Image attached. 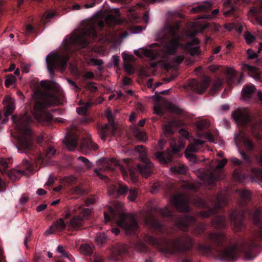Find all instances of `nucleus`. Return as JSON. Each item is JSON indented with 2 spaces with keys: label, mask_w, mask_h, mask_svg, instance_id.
<instances>
[{
  "label": "nucleus",
  "mask_w": 262,
  "mask_h": 262,
  "mask_svg": "<svg viewBox=\"0 0 262 262\" xmlns=\"http://www.w3.org/2000/svg\"><path fill=\"white\" fill-rule=\"evenodd\" d=\"M85 86V88L89 90L92 93H94L98 90V88L96 86V83L94 82H89L86 83Z\"/></svg>",
  "instance_id": "43"
},
{
  "label": "nucleus",
  "mask_w": 262,
  "mask_h": 262,
  "mask_svg": "<svg viewBox=\"0 0 262 262\" xmlns=\"http://www.w3.org/2000/svg\"><path fill=\"white\" fill-rule=\"evenodd\" d=\"M78 160L83 162L87 169H90L93 166V164L86 158L80 156L78 158Z\"/></svg>",
  "instance_id": "44"
},
{
  "label": "nucleus",
  "mask_w": 262,
  "mask_h": 262,
  "mask_svg": "<svg viewBox=\"0 0 262 262\" xmlns=\"http://www.w3.org/2000/svg\"><path fill=\"white\" fill-rule=\"evenodd\" d=\"M205 137L210 142H213L214 140V137L212 134L210 132H207L205 134Z\"/></svg>",
  "instance_id": "61"
},
{
  "label": "nucleus",
  "mask_w": 262,
  "mask_h": 262,
  "mask_svg": "<svg viewBox=\"0 0 262 262\" xmlns=\"http://www.w3.org/2000/svg\"><path fill=\"white\" fill-rule=\"evenodd\" d=\"M57 251L60 253L61 255L64 257L68 258L70 261H73L74 257L61 245H59L57 248Z\"/></svg>",
  "instance_id": "31"
},
{
  "label": "nucleus",
  "mask_w": 262,
  "mask_h": 262,
  "mask_svg": "<svg viewBox=\"0 0 262 262\" xmlns=\"http://www.w3.org/2000/svg\"><path fill=\"white\" fill-rule=\"evenodd\" d=\"M91 213V210L90 209L76 206L72 209H67L64 218L67 220L72 217L68 227L72 230H78L83 228L85 221L88 219Z\"/></svg>",
  "instance_id": "9"
},
{
  "label": "nucleus",
  "mask_w": 262,
  "mask_h": 262,
  "mask_svg": "<svg viewBox=\"0 0 262 262\" xmlns=\"http://www.w3.org/2000/svg\"><path fill=\"white\" fill-rule=\"evenodd\" d=\"M106 117L109 121V123L98 126V133L101 138L104 141L105 140L107 137L114 136L117 130L111 112L107 113Z\"/></svg>",
  "instance_id": "15"
},
{
  "label": "nucleus",
  "mask_w": 262,
  "mask_h": 262,
  "mask_svg": "<svg viewBox=\"0 0 262 262\" xmlns=\"http://www.w3.org/2000/svg\"><path fill=\"white\" fill-rule=\"evenodd\" d=\"M138 190L136 188H132L129 189L128 199L130 201H134L138 195Z\"/></svg>",
  "instance_id": "39"
},
{
  "label": "nucleus",
  "mask_w": 262,
  "mask_h": 262,
  "mask_svg": "<svg viewBox=\"0 0 262 262\" xmlns=\"http://www.w3.org/2000/svg\"><path fill=\"white\" fill-rule=\"evenodd\" d=\"M80 150L84 155H89L92 151L96 150L98 149V145L92 142L91 139H88L83 140L80 143Z\"/></svg>",
  "instance_id": "23"
},
{
  "label": "nucleus",
  "mask_w": 262,
  "mask_h": 262,
  "mask_svg": "<svg viewBox=\"0 0 262 262\" xmlns=\"http://www.w3.org/2000/svg\"><path fill=\"white\" fill-rule=\"evenodd\" d=\"M128 249V246L126 244L116 243L112 247V254L115 258L118 256H122L127 253Z\"/></svg>",
  "instance_id": "25"
},
{
  "label": "nucleus",
  "mask_w": 262,
  "mask_h": 262,
  "mask_svg": "<svg viewBox=\"0 0 262 262\" xmlns=\"http://www.w3.org/2000/svg\"><path fill=\"white\" fill-rule=\"evenodd\" d=\"M13 111V108L12 106L10 105L7 107L6 110L5 111V112L4 114V116H5L6 117H9L10 115H11L12 114Z\"/></svg>",
  "instance_id": "56"
},
{
  "label": "nucleus",
  "mask_w": 262,
  "mask_h": 262,
  "mask_svg": "<svg viewBox=\"0 0 262 262\" xmlns=\"http://www.w3.org/2000/svg\"><path fill=\"white\" fill-rule=\"evenodd\" d=\"M29 200L28 197L26 196L24 194L22 195L19 200V203L21 205H24Z\"/></svg>",
  "instance_id": "64"
},
{
  "label": "nucleus",
  "mask_w": 262,
  "mask_h": 262,
  "mask_svg": "<svg viewBox=\"0 0 262 262\" xmlns=\"http://www.w3.org/2000/svg\"><path fill=\"white\" fill-rule=\"evenodd\" d=\"M31 120V119L26 115L19 117L16 115L12 116L13 123L15 124L18 132L21 134L17 139L16 146L19 151L25 152L30 157L31 161L42 162V156L39 151L36 149L33 142L34 136L29 126Z\"/></svg>",
  "instance_id": "5"
},
{
  "label": "nucleus",
  "mask_w": 262,
  "mask_h": 262,
  "mask_svg": "<svg viewBox=\"0 0 262 262\" xmlns=\"http://www.w3.org/2000/svg\"><path fill=\"white\" fill-rule=\"evenodd\" d=\"M110 214L104 213V219L106 222L113 221L116 222L117 225L124 230L127 234L135 233L139 228L136 219L133 214H126L119 213L117 217L115 210L111 208L110 210Z\"/></svg>",
  "instance_id": "8"
},
{
  "label": "nucleus",
  "mask_w": 262,
  "mask_h": 262,
  "mask_svg": "<svg viewBox=\"0 0 262 262\" xmlns=\"http://www.w3.org/2000/svg\"><path fill=\"white\" fill-rule=\"evenodd\" d=\"M91 260L92 262H104V259L101 256L96 254L92 256Z\"/></svg>",
  "instance_id": "49"
},
{
  "label": "nucleus",
  "mask_w": 262,
  "mask_h": 262,
  "mask_svg": "<svg viewBox=\"0 0 262 262\" xmlns=\"http://www.w3.org/2000/svg\"><path fill=\"white\" fill-rule=\"evenodd\" d=\"M246 68L250 76L257 77L258 76L257 70L256 68L249 65H246Z\"/></svg>",
  "instance_id": "42"
},
{
  "label": "nucleus",
  "mask_w": 262,
  "mask_h": 262,
  "mask_svg": "<svg viewBox=\"0 0 262 262\" xmlns=\"http://www.w3.org/2000/svg\"><path fill=\"white\" fill-rule=\"evenodd\" d=\"M211 81L210 77L204 76L201 81L191 79L188 82V86L193 92L201 94L208 88Z\"/></svg>",
  "instance_id": "19"
},
{
  "label": "nucleus",
  "mask_w": 262,
  "mask_h": 262,
  "mask_svg": "<svg viewBox=\"0 0 262 262\" xmlns=\"http://www.w3.org/2000/svg\"><path fill=\"white\" fill-rule=\"evenodd\" d=\"M77 112L79 115H84L87 112V108L85 107H79L77 109Z\"/></svg>",
  "instance_id": "63"
},
{
  "label": "nucleus",
  "mask_w": 262,
  "mask_h": 262,
  "mask_svg": "<svg viewBox=\"0 0 262 262\" xmlns=\"http://www.w3.org/2000/svg\"><path fill=\"white\" fill-rule=\"evenodd\" d=\"M91 61L95 66H101L103 64V61L101 59H91Z\"/></svg>",
  "instance_id": "58"
},
{
  "label": "nucleus",
  "mask_w": 262,
  "mask_h": 262,
  "mask_svg": "<svg viewBox=\"0 0 262 262\" xmlns=\"http://www.w3.org/2000/svg\"><path fill=\"white\" fill-rule=\"evenodd\" d=\"M164 136L169 138L170 141V146L171 147V151H158L155 154V156L157 159L163 163H168L172 162L173 157L172 154H177L180 151V149L176 145L174 139L171 137L174 133V128L173 123L169 121L164 124L162 127Z\"/></svg>",
  "instance_id": "10"
},
{
  "label": "nucleus",
  "mask_w": 262,
  "mask_h": 262,
  "mask_svg": "<svg viewBox=\"0 0 262 262\" xmlns=\"http://www.w3.org/2000/svg\"><path fill=\"white\" fill-rule=\"evenodd\" d=\"M69 60V56L67 55H60L54 52L48 54L46 57V61L50 75L54 76L56 70H66Z\"/></svg>",
  "instance_id": "12"
},
{
  "label": "nucleus",
  "mask_w": 262,
  "mask_h": 262,
  "mask_svg": "<svg viewBox=\"0 0 262 262\" xmlns=\"http://www.w3.org/2000/svg\"><path fill=\"white\" fill-rule=\"evenodd\" d=\"M68 82L72 86H73L72 89L75 92H79L80 91V88L78 86L75 82L70 79H68Z\"/></svg>",
  "instance_id": "52"
},
{
  "label": "nucleus",
  "mask_w": 262,
  "mask_h": 262,
  "mask_svg": "<svg viewBox=\"0 0 262 262\" xmlns=\"http://www.w3.org/2000/svg\"><path fill=\"white\" fill-rule=\"evenodd\" d=\"M9 161V159L0 158V171L2 173L6 172V169L8 167Z\"/></svg>",
  "instance_id": "36"
},
{
  "label": "nucleus",
  "mask_w": 262,
  "mask_h": 262,
  "mask_svg": "<svg viewBox=\"0 0 262 262\" xmlns=\"http://www.w3.org/2000/svg\"><path fill=\"white\" fill-rule=\"evenodd\" d=\"M186 151L190 152H196L199 148L194 144L188 145L186 148Z\"/></svg>",
  "instance_id": "54"
},
{
  "label": "nucleus",
  "mask_w": 262,
  "mask_h": 262,
  "mask_svg": "<svg viewBox=\"0 0 262 262\" xmlns=\"http://www.w3.org/2000/svg\"><path fill=\"white\" fill-rule=\"evenodd\" d=\"M212 5L209 2H204L198 6L193 7L191 10L192 13H196L199 12H208L211 9Z\"/></svg>",
  "instance_id": "28"
},
{
  "label": "nucleus",
  "mask_w": 262,
  "mask_h": 262,
  "mask_svg": "<svg viewBox=\"0 0 262 262\" xmlns=\"http://www.w3.org/2000/svg\"><path fill=\"white\" fill-rule=\"evenodd\" d=\"M102 171V168H96L94 170V173L98 177H99L101 179H105L107 178V177L104 175H102L101 173V172Z\"/></svg>",
  "instance_id": "55"
},
{
  "label": "nucleus",
  "mask_w": 262,
  "mask_h": 262,
  "mask_svg": "<svg viewBox=\"0 0 262 262\" xmlns=\"http://www.w3.org/2000/svg\"><path fill=\"white\" fill-rule=\"evenodd\" d=\"M22 167L12 169L7 172V176L13 181L19 180L23 175H26L32 170L31 164L29 160H23Z\"/></svg>",
  "instance_id": "18"
},
{
  "label": "nucleus",
  "mask_w": 262,
  "mask_h": 262,
  "mask_svg": "<svg viewBox=\"0 0 262 262\" xmlns=\"http://www.w3.org/2000/svg\"><path fill=\"white\" fill-rule=\"evenodd\" d=\"M252 0H227L223 4L222 12L230 23H227L225 27L229 31L235 30L238 34L243 31L244 24L242 21L241 15L243 4H248Z\"/></svg>",
  "instance_id": "6"
},
{
  "label": "nucleus",
  "mask_w": 262,
  "mask_h": 262,
  "mask_svg": "<svg viewBox=\"0 0 262 262\" xmlns=\"http://www.w3.org/2000/svg\"><path fill=\"white\" fill-rule=\"evenodd\" d=\"M78 137L74 133H68L65 137L64 143L70 150H74L78 145Z\"/></svg>",
  "instance_id": "24"
},
{
  "label": "nucleus",
  "mask_w": 262,
  "mask_h": 262,
  "mask_svg": "<svg viewBox=\"0 0 262 262\" xmlns=\"http://www.w3.org/2000/svg\"><path fill=\"white\" fill-rule=\"evenodd\" d=\"M135 149L139 153L140 160L137 165V169L143 177L147 178L153 173L154 164L147 157V151L143 145H137Z\"/></svg>",
  "instance_id": "11"
},
{
  "label": "nucleus",
  "mask_w": 262,
  "mask_h": 262,
  "mask_svg": "<svg viewBox=\"0 0 262 262\" xmlns=\"http://www.w3.org/2000/svg\"><path fill=\"white\" fill-rule=\"evenodd\" d=\"M16 78L15 77L12 75H8L6 79L5 80V85L7 87H9L10 86L13 85L15 81Z\"/></svg>",
  "instance_id": "45"
},
{
  "label": "nucleus",
  "mask_w": 262,
  "mask_h": 262,
  "mask_svg": "<svg viewBox=\"0 0 262 262\" xmlns=\"http://www.w3.org/2000/svg\"><path fill=\"white\" fill-rule=\"evenodd\" d=\"M58 102V98L56 95L50 92L46 93L44 96L43 101H37L34 105L32 113L34 118L39 121H52L53 116L46 111V108L57 104Z\"/></svg>",
  "instance_id": "7"
},
{
  "label": "nucleus",
  "mask_w": 262,
  "mask_h": 262,
  "mask_svg": "<svg viewBox=\"0 0 262 262\" xmlns=\"http://www.w3.org/2000/svg\"><path fill=\"white\" fill-rule=\"evenodd\" d=\"M118 166L124 176H129L130 179L134 182L138 180V177L135 171V169L130 166L128 163H126V167L124 166L118 165L117 161L114 159L110 160V162L105 165V170L113 171L115 169V167Z\"/></svg>",
  "instance_id": "16"
},
{
  "label": "nucleus",
  "mask_w": 262,
  "mask_h": 262,
  "mask_svg": "<svg viewBox=\"0 0 262 262\" xmlns=\"http://www.w3.org/2000/svg\"><path fill=\"white\" fill-rule=\"evenodd\" d=\"M64 218H60L54 221L49 228L46 231V235L52 234L56 232H62L67 227V224L64 221Z\"/></svg>",
  "instance_id": "21"
},
{
  "label": "nucleus",
  "mask_w": 262,
  "mask_h": 262,
  "mask_svg": "<svg viewBox=\"0 0 262 262\" xmlns=\"http://www.w3.org/2000/svg\"><path fill=\"white\" fill-rule=\"evenodd\" d=\"M242 78V76L241 75L238 78L236 73L233 70H229L227 72L226 78L228 84L238 83Z\"/></svg>",
  "instance_id": "29"
},
{
  "label": "nucleus",
  "mask_w": 262,
  "mask_h": 262,
  "mask_svg": "<svg viewBox=\"0 0 262 262\" xmlns=\"http://www.w3.org/2000/svg\"><path fill=\"white\" fill-rule=\"evenodd\" d=\"M227 162V160L226 159H224L221 161H220L219 164L217 165V168L218 169L223 168Z\"/></svg>",
  "instance_id": "60"
},
{
  "label": "nucleus",
  "mask_w": 262,
  "mask_h": 262,
  "mask_svg": "<svg viewBox=\"0 0 262 262\" xmlns=\"http://www.w3.org/2000/svg\"><path fill=\"white\" fill-rule=\"evenodd\" d=\"M72 192L77 194H82L84 193L85 191L80 186H75L72 189Z\"/></svg>",
  "instance_id": "51"
},
{
  "label": "nucleus",
  "mask_w": 262,
  "mask_h": 262,
  "mask_svg": "<svg viewBox=\"0 0 262 262\" xmlns=\"http://www.w3.org/2000/svg\"><path fill=\"white\" fill-rule=\"evenodd\" d=\"M227 205V198L222 195L215 196L214 201L212 203V206L208 207L206 210L201 212L202 216L205 218L212 214H217L223 211V208Z\"/></svg>",
  "instance_id": "14"
},
{
  "label": "nucleus",
  "mask_w": 262,
  "mask_h": 262,
  "mask_svg": "<svg viewBox=\"0 0 262 262\" xmlns=\"http://www.w3.org/2000/svg\"><path fill=\"white\" fill-rule=\"evenodd\" d=\"M100 14H98L97 19L89 23L81 30L79 34L71 36L69 40L66 43V47L68 48L70 45H74L80 49L88 48L92 41H104L108 34L106 31H103L105 23L115 24L118 20L112 14H109L104 18H100Z\"/></svg>",
  "instance_id": "4"
},
{
  "label": "nucleus",
  "mask_w": 262,
  "mask_h": 262,
  "mask_svg": "<svg viewBox=\"0 0 262 262\" xmlns=\"http://www.w3.org/2000/svg\"><path fill=\"white\" fill-rule=\"evenodd\" d=\"M145 224L160 235L155 237L149 234L145 235L144 240L147 243L157 247L165 254L182 255L183 262H193L189 254L192 252L194 241L192 237L186 233L177 237L170 236L169 231L152 214H148L145 219Z\"/></svg>",
  "instance_id": "2"
},
{
  "label": "nucleus",
  "mask_w": 262,
  "mask_h": 262,
  "mask_svg": "<svg viewBox=\"0 0 262 262\" xmlns=\"http://www.w3.org/2000/svg\"><path fill=\"white\" fill-rule=\"evenodd\" d=\"M258 51L257 53L255 52L251 49H248L247 51V54L248 59H253L257 58L258 54L262 51V43L258 42Z\"/></svg>",
  "instance_id": "32"
},
{
  "label": "nucleus",
  "mask_w": 262,
  "mask_h": 262,
  "mask_svg": "<svg viewBox=\"0 0 262 262\" xmlns=\"http://www.w3.org/2000/svg\"><path fill=\"white\" fill-rule=\"evenodd\" d=\"M107 240V236L104 233L97 234L95 237V241L98 244L103 245Z\"/></svg>",
  "instance_id": "37"
},
{
  "label": "nucleus",
  "mask_w": 262,
  "mask_h": 262,
  "mask_svg": "<svg viewBox=\"0 0 262 262\" xmlns=\"http://www.w3.org/2000/svg\"><path fill=\"white\" fill-rule=\"evenodd\" d=\"M31 236H32V231L31 230L28 231L27 232L26 237H25V241H24V244L27 248H28V244H27L28 242L30 239Z\"/></svg>",
  "instance_id": "57"
},
{
  "label": "nucleus",
  "mask_w": 262,
  "mask_h": 262,
  "mask_svg": "<svg viewBox=\"0 0 262 262\" xmlns=\"http://www.w3.org/2000/svg\"><path fill=\"white\" fill-rule=\"evenodd\" d=\"M188 51L192 56L199 55L201 54V51L199 47L187 46Z\"/></svg>",
  "instance_id": "41"
},
{
  "label": "nucleus",
  "mask_w": 262,
  "mask_h": 262,
  "mask_svg": "<svg viewBox=\"0 0 262 262\" xmlns=\"http://www.w3.org/2000/svg\"><path fill=\"white\" fill-rule=\"evenodd\" d=\"M182 34L178 23L167 25L161 35V46L152 43L149 46V49L142 48L140 52L135 51L134 53L139 57L144 56L151 60L165 59L168 55H175L178 48L183 46Z\"/></svg>",
  "instance_id": "3"
},
{
  "label": "nucleus",
  "mask_w": 262,
  "mask_h": 262,
  "mask_svg": "<svg viewBox=\"0 0 262 262\" xmlns=\"http://www.w3.org/2000/svg\"><path fill=\"white\" fill-rule=\"evenodd\" d=\"M245 39L246 40V42L248 44L250 45L255 40L256 38L250 33L247 32L245 35Z\"/></svg>",
  "instance_id": "46"
},
{
  "label": "nucleus",
  "mask_w": 262,
  "mask_h": 262,
  "mask_svg": "<svg viewBox=\"0 0 262 262\" xmlns=\"http://www.w3.org/2000/svg\"><path fill=\"white\" fill-rule=\"evenodd\" d=\"M234 141L237 146L243 142L246 150L248 152H252L254 149V146L253 142L249 138H246L244 135L236 134L234 135Z\"/></svg>",
  "instance_id": "22"
},
{
  "label": "nucleus",
  "mask_w": 262,
  "mask_h": 262,
  "mask_svg": "<svg viewBox=\"0 0 262 262\" xmlns=\"http://www.w3.org/2000/svg\"><path fill=\"white\" fill-rule=\"evenodd\" d=\"M236 191L241 197L239 204L242 208H244L251 200V192L247 190L237 189Z\"/></svg>",
  "instance_id": "27"
},
{
  "label": "nucleus",
  "mask_w": 262,
  "mask_h": 262,
  "mask_svg": "<svg viewBox=\"0 0 262 262\" xmlns=\"http://www.w3.org/2000/svg\"><path fill=\"white\" fill-rule=\"evenodd\" d=\"M223 80L221 79H217L213 83L211 89L214 91H217L223 85Z\"/></svg>",
  "instance_id": "47"
},
{
  "label": "nucleus",
  "mask_w": 262,
  "mask_h": 262,
  "mask_svg": "<svg viewBox=\"0 0 262 262\" xmlns=\"http://www.w3.org/2000/svg\"><path fill=\"white\" fill-rule=\"evenodd\" d=\"M232 116L235 122L243 127H246L251 121L249 112L245 108H238L234 111Z\"/></svg>",
  "instance_id": "17"
},
{
  "label": "nucleus",
  "mask_w": 262,
  "mask_h": 262,
  "mask_svg": "<svg viewBox=\"0 0 262 262\" xmlns=\"http://www.w3.org/2000/svg\"><path fill=\"white\" fill-rule=\"evenodd\" d=\"M116 189L119 194H124L129 190L127 186L122 183H119Z\"/></svg>",
  "instance_id": "40"
},
{
  "label": "nucleus",
  "mask_w": 262,
  "mask_h": 262,
  "mask_svg": "<svg viewBox=\"0 0 262 262\" xmlns=\"http://www.w3.org/2000/svg\"><path fill=\"white\" fill-rule=\"evenodd\" d=\"M238 151L244 161L239 160L236 158H232L231 159V162L235 166H241L240 169H235L233 172L234 177L238 180H241L246 177V173L244 171L245 169L246 171L254 170V169L251 167L252 160L251 157L247 154L243 149L238 148Z\"/></svg>",
  "instance_id": "13"
},
{
  "label": "nucleus",
  "mask_w": 262,
  "mask_h": 262,
  "mask_svg": "<svg viewBox=\"0 0 262 262\" xmlns=\"http://www.w3.org/2000/svg\"><path fill=\"white\" fill-rule=\"evenodd\" d=\"M80 252L85 256H92L93 253L92 247L88 244H81L79 248Z\"/></svg>",
  "instance_id": "30"
},
{
  "label": "nucleus",
  "mask_w": 262,
  "mask_h": 262,
  "mask_svg": "<svg viewBox=\"0 0 262 262\" xmlns=\"http://www.w3.org/2000/svg\"><path fill=\"white\" fill-rule=\"evenodd\" d=\"M132 83V80L130 78L128 77H124L123 79V83L125 85H128L131 84Z\"/></svg>",
  "instance_id": "62"
},
{
  "label": "nucleus",
  "mask_w": 262,
  "mask_h": 262,
  "mask_svg": "<svg viewBox=\"0 0 262 262\" xmlns=\"http://www.w3.org/2000/svg\"><path fill=\"white\" fill-rule=\"evenodd\" d=\"M154 112L159 116H163L164 114L162 107L159 105H156L154 106Z\"/></svg>",
  "instance_id": "50"
},
{
  "label": "nucleus",
  "mask_w": 262,
  "mask_h": 262,
  "mask_svg": "<svg viewBox=\"0 0 262 262\" xmlns=\"http://www.w3.org/2000/svg\"><path fill=\"white\" fill-rule=\"evenodd\" d=\"M200 41L198 38H193L192 39L191 41H189L187 43V46L191 47L194 45H197L199 44Z\"/></svg>",
  "instance_id": "59"
},
{
  "label": "nucleus",
  "mask_w": 262,
  "mask_h": 262,
  "mask_svg": "<svg viewBox=\"0 0 262 262\" xmlns=\"http://www.w3.org/2000/svg\"><path fill=\"white\" fill-rule=\"evenodd\" d=\"M255 90L253 85H247L242 90V94L245 98H250Z\"/></svg>",
  "instance_id": "33"
},
{
  "label": "nucleus",
  "mask_w": 262,
  "mask_h": 262,
  "mask_svg": "<svg viewBox=\"0 0 262 262\" xmlns=\"http://www.w3.org/2000/svg\"><path fill=\"white\" fill-rule=\"evenodd\" d=\"M219 13V9L213 10L211 13L204 14L200 16L198 19H211L213 17L216 16Z\"/></svg>",
  "instance_id": "38"
},
{
  "label": "nucleus",
  "mask_w": 262,
  "mask_h": 262,
  "mask_svg": "<svg viewBox=\"0 0 262 262\" xmlns=\"http://www.w3.org/2000/svg\"><path fill=\"white\" fill-rule=\"evenodd\" d=\"M171 170L179 174H184L186 172V167L184 165H176L171 167Z\"/></svg>",
  "instance_id": "35"
},
{
  "label": "nucleus",
  "mask_w": 262,
  "mask_h": 262,
  "mask_svg": "<svg viewBox=\"0 0 262 262\" xmlns=\"http://www.w3.org/2000/svg\"><path fill=\"white\" fill-rule=\"evenodd\" d=\"M124 69L129 74H133L134 72L133 66L128 63L124 64Z\"/></svg>",
  "instance_id": "53"
},
{
  "label": "nucleus",
  "mask_w": 262,
  "mask_h": 262,
  "mask_svg": "<svg viewBox=\"0 0 262 262\" xmlns=\"http://www.w3.org/2000/svg\"><path fill=\"white\" fill-rule=\"evenodd\" d=\"M172 205H168L164 208L158 210V213L165 220L173 222L176 227L187 232L188 228L192 227L191 233L196 236L204 235L212 245L199 244L197 250L205 255L213 254L215 251L216 257L224 261L233 262L237 260L239 252L244 254L246 260L253 259L261 250L258 241L262 240V215L259 210L254 214L253 222L257 229L253 233L252 238L248 241L244 240L241 243L231 244L229 237L224 233L210 232L205 233V226L198 223L196 219L188 214L177 216L174 214V208L180 212H188L190 211L189 198L184 194H177L170 199Z\"/></svg>",
  "instance_id": "1"
},
{
  "label": "nucleus",
  "mask_w": 262,
  "mask_h": 262,
  "mask_svg": "<svg viewBox=\"0 0 262 262\" xmlns=\"http://www.w3.org/2000/svg\"><path fill=\"white\" fill-rule=\"evenodd\" d=\"M56 153V150L53 147H49L46 151V156L48 158H51Z\"/></svg>",
  "instance_id": "48"
},
{
  "label": "nucleus",
  "mask_w": 262,
  "mask_h": 262,
  "mask_svg": "<svg viewBox=\"0 0 262 262\" xmlns=\"http://www.w3.org/2000/svg\"><path fill=\"white\" fill-rule=\"evenodd\" d=\"M134 136L139 140L146 141V137L145 133L140 130L138 127H136L133 131Z\"/></svg>",
  "instance_id": "34"
},
{
  "label": "nucleus",
  "mask_w": 262,
  "mask_h": 262,
  "mask_svg": "<svg viewBox=\"0 0 262 262\" xmlns=\"http://www.w3.org/2000/svg\"><path fill=\"white\" fill-rule=\"evenodd\" d=\"M212 226L216 229H224L226 228L227 219L224 215H216L211 221Z\"/></svg>",
  "instance_id": "26"
},
{
  "label": "nucleus",
  "mask_w": 262,
  "mask_h": 262,
  "mask_svg": "<svg viewBox=\"0 0 262 262\" xmlns=\"http://www.w3.org/2000/svg\"><path fill=\"white\" fill-rule=\"evenodd\" d=\"M244 215V210L238 211L237 209H234L230 212V221L236 231H240L244 228V224L243 222Z\"/></svg>",
  "instance_id": "20"
}]
</instances>
